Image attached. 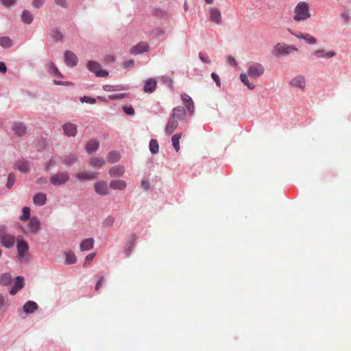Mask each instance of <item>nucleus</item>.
<instances>
[{"label":"nucleus","instance_id":"obj_40","mask_svg":"<svg viewBox=\"0 0 351 351\" xmlns=\"http://www.w3.org/2000/svg\"><path fill=\"white\" fill-rule=\"evenodd\" d=\"M49 72L58 77H62V74L52 62H49Z\"/></svg>","mask_w":351,"mask_h":351},{"label":"nucleus","instance_id":"obj_39","mask_svg":"<svg viewBox=\"0 0 351 351\" xmlns=\"http://www.w3.org/2000/svg\"><path fill=\"white\" fill-rule=\"evenodd\" d=\"M241 81L248 87L249 89L252 90L255 88V85L253 83H250L246 73H242L240 75Z\"/></svg>","mask_w":351,"mask_h":351},{"label":"nucleus","instance_id":"obj_15","mask_svg":"<svg viewBox=\"0 0 351 351\" xmlns=\"http://www.w3.org/2000/svg\"><path fill=\"white\" fill-rule=\"evenodd\" d=\"M186 115V111L184 107L178 106L173 109L172 114H171V117H173V119H177L178 121L182 120L184 119Z\"/></svg>","mask_w":351,"mask_h":351},{"label":"nucleus","instance_id":"obj_1","mask_svg":"<svg viewBox=\"0 0 351 351\" xmlns=\"http://www.w3.org/2000/svg\"><path fill=\"white\" fill-rule=\"evenodd\" d=\"M293 19L295 21H305L311 16L307 3L302 1L298 3L294 9Z\"/></svg>","mask_w":351,"mask_h":351},{"label":"nucleus","instance_id":"obj_42","mask_svg":"<svg viewBox=\"0 0 351 351\" xmlns=\"http://www.w3.org/2000/svg\"><path fill=\"white\" fill-rule=\"evenodd\" d=\"M66 263L68 265L74 264L76 262V257L74 253L69 252L65 253Z\"/></svg>","mask_w":351,"mask_h":351},{"label":"nucleus","instance_id":"obj_59","mask_svg":"<svg viewBox=\"0 0 351 351\" xmlns=\"http://www.w3.org/2000/svg\"><path fill=\"white\" fill-rule=\"evenodd\" d=\"M6 71H7V67H6L5 64L3 62H0V72L2 73H6Z\"/></svg>","mask_w":351,"mask_h":351},{"label":"nucleus","instance_id":"obj_29","mask_svg":"<svg viewBox=\"0 0 351 351\" xmlns=\"http://www.w3.org/2000/svg\"><path fill=\"white\" fill-rule=\"evenodd\" d=\"M13 130L14 131V133L17 134L18 136H23L26 133V127L25 125L22 123H16L13 125Z\"/></svg>","mask_w":351,"mask_h":351},{"label":"nucleus","instance_id":"obj_5","mask_svg":"<svg viewBox=\"0 0 351 351\" xmlns=\"http://www.w3.org/2000/svg\"><path fill=\"white\" fill-rule=\"evenodd\" d=\"M49 180L53 185H62L69 181V175L67 172H59L51 176Z\"/></svg>","mask_w":351,"mask_h":351},{"label":"nucleus","instance_id":"obj_18","mask_svg":"<svg viewBox=\"0 0 351 351\" xmlns=\"http://www.w3.org/2000/svg\"><path fill=\"white\" fill-rule=\"evenodd\" d=\"M181 98L188 111L191 113H193L194 111V104L191 97L186 93H183L181 95Z\"/></svg>","mask_w":351,"mask_h":351},{"label":"nucleus","instance_id":"obj_35","mask_svg":"<svg viewBox=\"0 0 351 351\" xmlns=\"http://www.w3.org/2000/svg\"><path fill=\"white\" fill-rule=\"evenodd\" d=\"M33 14L28 10H24L21 15V19L23 22L30 24L33 21Z\"/></svg>","mask_w":351,"mask_h":351},{"label":"nucleus","instance_id":"obj_62","mask_svg":"<svg viewBox=\"0 0 351 351\" xmlns=\"http://www.w3.org/2000/svg\"><path fill=\"white\" fill-rule=\"evenodd\" d=\"M37 183L40 185L45 184L47 183L46 178H40L37 180Z\"/></svg>","mask_w":351,"mask_h":351},{"label":"nucleus","instance_id":"obj_21","mask_svg":"<svg viewBox=\"0 0 351 351\" xmlns=\"http://www.w3.org/2000/svg\"><path fill=\"white\" fill-rule=\"evenodd\" d=\"M157 82L156 80L153 78L148 79L146 80L143 90L145 93H152L155 90Z\"/></svg>","mask_w":351,"mask_h":351},{"label":"nucleus","instance_id":"obj_64","mask_svg":"<svg viewBox=\"0 0 351 351\" xmlns=\"http://www.w3.org/2000/svg\"><path fill=\"white\" fill-rule=\"evenodd\" d=\"M53 83L56 85H63L64 83L62 82H58V81H53Z\"/></svg>","mask_w":351,"mask_h":351},{"label":"nucleus","instance_id":"obj_3","mask_svg":"<svg viewBox=\"0 0 351 351\" xmlns=\"http://www.w3.org/2000/svg\"><path fill=\"white\" fill-rule=\"evenodd\" d=\"M297 51V47L285 43H278L274 47V54L276 56L287 55L292 51Z\"/></svg>","mask_w":351,"mask_h":351},{"label":"nucleus","instance_id":"obj_41","mask_svg":"<svg viewBox=\"0 0 351 351\" xmlns=\"http://www.w3.org/2000/svg\"><path fill=\"white\" fill-rule=\"evenodd\" d=\"M149 150L152 154H156L159 150V145L158 141L154 139H152L149 142Z\"/></svg>","mask_w":351,"mask_h":351},{"label":"nucleus","instance_id":"obj_47","mask_svg":"<svg viewBox=\"0 0 351 351\" xmlns=\"http://www.w3.org/2000/svg\"><path fill=\"white\" fill-rule=\"evenodd\" d=\"M82 102L95 104L96 102V99L91 97L84 96L81 99Z\"/></svg>","mask_w":351,"mask_h":351},{"label":"nucleus","instance_id":"obj_46","mask_svg":"<svg viewBox=\"0 0 351 351\" xmlns=\"http://www.w3.org/2000/svg\"><path fill=\"white\" fill-rule=\"evenodd\" d=\"M128 96L127 93H119V94H114V95H110L108 96V98L112 100L114 99H121L126 97Z\"/></svg>","mask_w":351,"mask_h":351},{"label":"nucleus","instance_id":"obj_11","mask_svg":"<svg viewBox=\"0 0 351 351\" xmlns=\"http://www.w3.org/2000/svg\"><path fill=\"white\" fill-rule=\"evenodd\" d=\"M94 188L95 192L101 195H106L109 193L108 184L104 181L97 182L95 184Z\"/></svg>","mask_w":351,"mask_h":351},{"label":"nucleus","instance_id":"obj_30","mask_svg":"<svg viewBox=\"0 0 351 351\" xmlns=\"http://www.w3.org/2000/svg\"><path fill=\"white\" fill-rule=\"evenodd\" d=\"M121 158L120 153L117 151L110 152L107 156V160L110 163L118 162Z\"/></svg>","mask_w":351,"mask_h":351},{"label":"nucleus","instance_id":"obj_33","mask_svg":"<svg viewBox=\"0 0 351 351\" xmlns=\"http://www.w3.org/2000/svg\"><path fill=\"white\" fill-rule=\"evenodd\" d=\"M182 137V133H177L171 138L172 145L175 150L178 152L180 150V140Z\"/></svg>","mask_w":351,"mask_h":351},{"label":"nucleus","instance_id":"obj_23","mask_svg":"<svg viewBox=\"0 0 351 351\" xmlns=\"http://www.w3.org/2000/svg\"><path fill=\"white\" fill-rule=\"evenodd\" d=\"M40 225L38 219L36 217H33L31 218L28 226L33 233H37L40 230Z\"/></svg>","mask_w":351,"mask_h":351},{"label":"nucleus","instance_id":"obj_8","mask_svg":"<svg viewBox=\"0 0 351 351\" xmlns=\"http://www.w3.org/2000/svg\"><path fill=\"white\" fill-rule=\"evenodd\" d=\"M289 31L293 36H294L295 37H296L299 39L304 40L309 45H314L317 43V39L315 38H314L313 36H312L311 35H310L309 34H307V33L304 34V33H301V32L295 33L291 30H289Z\"/></svg>","mask_w":351,"mask_h":351},{"label":"nucleus","instance_id":"obj_32","mask_svg":"<svg viewBox=\"0 0 351 351\" xmlns=\"http://www.w3.org/2000/svg\"><path fill=\"white\" fill-rule=\"evenodd\" d=\"M103 89L106 91H118V90H126L127 88L121 84L118 85H104L103 86Z\"/></svg>","mask_w":351,"mask_h":351},{"label":"nucleus","instance_id":"obj_53","mask_svg":"<svg viewBox=\"0 0 351 351\" xmlns=\"http://www.w3.org/2000/svg\"><path fill=\"white\" fill-rule=\"evenodd\" d=\"M211 77L213 79V80L216 82V84L217 85V86H220V85H221L220 79H219V77L218 76V75H217L215 73H212Z\"/></svg>","mask_w":351,"mask_h":351},{"label":"nucleus","instance_id":"obj_19","mask_svg":"<svg viewBox=\"0 0 351 351\" xmlns=\"http://www.w3.org/2000/svg\"><path fill=\"white\" fill-rule=\"evenodd\" d=\"M24 278H23L22 276H18L16 279V282L14 287L10 291V294H16L20 289H21L24 287Z\"/></svg>","mask_w":351,"mask_h":351},{"label":"nucleus","instance_id":"obj_27","mask_svg":"<svg viewBox=\"0 0 351 351\" xmlns=\"http://www.w3.org/2000/svg\"><path fill=\"white\" fill-rule=\"evenodd\" d=\"M17 250L20 256H24L28 250L27 243L23 240L19 241L17 242Z\"/></svg>","mask_w":351,"mask_h":351},{"label":"nucleus","instance_id":"obj_49","mask_svg":"<svg viewBox=\"0 0 351 351\" xmlns=\"http://www.w3.org/2000/svg\"><path fill=\"white\" fill-rule=\"evenodd\" d=\"M16 1V0H1V3L6 7L14 5Z\"/></svg>","mask_w":351,"mask_h":351},{"label":"nucleus","instance_id":"obj_56","mask_svg":"<svg viewBox=\"0 0 351 351\" xmlns=\"http://www.w3.org/2000/svg\"><path fill=\"white\" fill-rule=\"evenodd\" d=\"M199 57L200 58V60L203 62H205V63H210V60L208 58V57H206L205 55H204L203 53H199Z\"/></svg>","mask_w":351,"mask_h":351},{"label":"nucleus","instance_id":"obj_25","mask_svg":"<svg viewBox=\"0 0 351 351\" xmlns=\"http://www.w3.org/2000/svg\"><path fill=\"white\" fill-rule=\"evenodd\" d=\"M99 146V143L97 140H90L89 141L86 147V152L89 154L96 152Z\"/></svg>","mask_w":351,"mask_h":351},{"label":"nucleus","instance_id":"obj_12","mask_svg":"<svg viewBox=\"0 0 351 351\" xmlns=\"http://www.w3.org/2000/svg\"><path fill=\"white\" fill-rule=\"evenodd\" d=\"M64 61L68 66H75L77 63V58L73 52L67 50L64 52Z\"/></svg>","mask_w":351,"mask_h":351},{"label":"nucleus","instance_id":"obj_51","mask_svg":"<svg viewBox=\"0 0 351 351\" xmlns=\"http://www.w3.org/2000/svg\"><path fill=\"white\" fill-rule=\"evenodd\" d=\"M55 3L62 8L67 7V2L66 0H55Z\"/></svg>","mask_w":351,"mask_h":351},{"label":"nucleus","instance_id":"obj_60","mask_svg":"<svg viewBox=\"0 0 351 351\" xmlns=\"http://www.w3.org/2000/svg\"><path fill=\"white\" fill-rule=\"evenodd\" d=\"M133 66H134V60H130L128 61H126L124 63V66L125 68L132 67Z\"/></svg>","mask_w":351,"mask_h":351},{"label":"nucleus","instance_id":"obj_24","mask_svg":"<svg viewBox=\"0 0 351 351\" xmlns=\"http://www.w3.org/2000/svg\"><path fill=\"white\" fill-rule=\"evenodd\" d=\"M313 55L317 58L324 57L326 58H330L336 56V53L333 51L326 53L324 49H317L313 51Z\"/></svg>","mask_w":351,"mask_h":351},{"label":"nucleus","instance_id":"obj_31","mask_svg":"<svg viewBox=\"0 0 351 351\" xmlns=\"http://www.w3.org/2000/svg\"><path fill=\"white\" fill-rule=\"evenodd\" d=\"M105 163L106 161L102 158H92L89 160V165L93 167H101Z\"/></svg>","mask_w":351,"mask_h":351},{"label":"nucleus","instance_id":"obj_9","mask_svg":"<svg viewBox=\"0 0 351 351\" xmlns=\"http://www.w3.org/2000/svg\"><path fill=\"white\" fill-rule=\"evenodd\" d=\"M97 176L98 173L96 172L86 171L79 172L75 174V177L80 181H84L86 180H93L97 178Z\"/></svg>","mask_w":351,"mask_h":351},{"label":"nucleus","instance_id":"obj_55","mask_svg":"<svg viewBox=\"0 0 351 351\" xmlns=\"http://www.w3.org/2000/svg\"><path fill=\"white\" fill-rule=\"evenodd\" d=\"M104 280V276L100 277V278L97 281V282L96 284V286H95V290L96 291H98L100 289V287L102 285V283H103Z\"/></svg>","mask_w":351,"mask_h":351},{"label":"nucleus","instance_id":"obj_6","mask_svg":"<svg viewBox=\"0 0 351 351\" xmlns=\"http://www.w3.org/2000/svg\"><path fill=\"white\" fill-rule=\"evenodd\" d=\"M87 68L91 72L95 73L97 77H107L109 75L107 71L102 70L101 69V65L95 61H88Z\"/></svg>","mask_w":351,"mask_h":351},{"label":"nucleus","instance_id":"obj_61","mask_svg":"<svg viewBox=\"0 0 351 351\" xmlns=\"http://www.w3.org/2000/svg\"><path fill=\"white\" fill-rule=\"evenodd\" d=\"M228 62L231 65H236V64H237L236 60L232 56H228Z\"/></svg>","mask_w":351,"mask_h":351},{"label":"nucleus","instance_id":"obj_43","mask_svg":"<svg viewBox=\"0 0 351 351\" xmlns=\"http://www.w3.org/2000/svg\"><path fill=\"white\" fill-rule=\"evenodd\" d=\"M30 217V208L27 206H25L23 208V215L20 217V219L22 221H26L29 219Z\"/></svg>","mask_w":351,"mask_h":351},{"label":"nucleus","instance_id":"obj_10","mask_svg":"<svg viewBox=\"0 0 351 351\" xmlns=\"http://www.w3.org/2000/svg\"><path fill=\"white\" fill-rule=\"evenodd\" d=\"M149 45L146 42H140L130 50V53L137 55L147 51Z\"/></svg>","mask_w":351,"mask_h":351},{"label":"nucleus","instance_id":"obj_44","mask_svg":"<svg viewBox=\"0 0 351 351\" xmlns=\"http://www.w3.org/2000/svg\"><path fill=\"white\" fill-rule=\"evenodd\" d=\"M51 37L56 41L60 40L62 38L61 32L57 29H53L51 32Z\"/></svg>","mask_w":351,"mask_h":351},{"label":"nucleus","instance_id":"obj_14","mask_svg":"<svg viewBox=\"0 0 351 351\" xmlns=\"http://www.w3.org/2000/svg\"><path fill=\"white\" fill-rule=\"evenodd\" d=\"M290 84L293 87L304 89L306 86V80L304 76L297 75L291 80Z\"/></svg>","mask_w":351,"mask_h":351},{"label":"nucleus","instance_id":"obj_2","mask_svg":"<svg viewBox=\"0 0 351 351\" xmlns=\"http://www.w3.org/2000/svg\"><path fill=\"white\" fill-rule=\"evenodd\" d=\"M0 241L2 245L7 248L13 247L15 243V237L8 234L3 226H0Z\"/></svg>","mask_w":351,"mask_h":351},{"label":"nucleus","instance_id":"obj_4","mask_svg":"<svg viewBox=\"0 0 351 351\" xmlns=\"http://www.w3.org/2000/svg\"><path fill=\"white\" fill-rule=\"evenodd\" d=\"M264 71L265 69L261 64L253 62L247 69V75L251 77L258 78L263 74Z\"/></svg>","mask_w":351,"mask_h":351},{"label":"nucleus","instance_id":"obj_26","mask_svg":"<svg viewBox=\"0 0 351 351\" xmlns=\"http://www.w3.org/2000/svg\"><path fill=\"white\" fill-rule=\"evenodd\" d=\"M23 311L26 313H32L38 308V304L34 301H28L23 305Z\"/></svg>","mask_w":351,"mask_h":351},{"label":"nucleus","instance_id":"obj_48","mask_svg":"<svg viewBox=\"0 0 351 351\" xmlns=\"http://www.w3.org/2000/svg\"><path fill=\"white\" fill-rule=\"evenodd\" d=\"M123 110L127 114L133 115L134 114V110L132 106H124Z\"/></svg>","mask_w":351,"mask_h":351},{"label":"nucleus","instance_id":"obj_54","mask_svg":"<svg viewBox=\"0 0 351 351\" xmlns=\"http://www.w3.org/2000/svg\"><path fill=\"white\" fill-rule=\"evenodd\" d=\"M8 300H6L5 298L0 294V308L8 306Z\"/></svg>","mask_w":351,"mask_h":351},{"label":"nucleus","instance_id":"obj_16","mask_svg":"<svg viewBox=\"0 0 351 351\" xmlns=\"http://www.w3.org/2000/svg\"><path fill=\"white\" fill-rule=\"evenodd\" d=\"M64 134L69 136H75L77 134V126L71 123H67L63 125Z\"/></svg>","mask_w":351,"mask_h":351},{"label":"nucleus","instance_id":"obj_45","mask_svg":"<svg viewBox=\"0 0 351 351\" xmlns=\"http://www.w3.org/2000/svg\"><path fill=\"white\" fill-rule=\"evenodd\" d=\"M15 182V176L13 173H10L8 178L7 187L11 189Z\"/></svg>","mask_w":351,"mask_h":351},{"label":"nucleus","instance_id":"obj_63","mask_svg":"<svg viewBox=\"0 0 351 351\" xmlns=\"http://www.w3.org/2000/svg\"><path fill=\"white\" fill-rule=\"evenodd\" d=\"M113 222H114V219L112 217H108L106 220V223H107L108 225H112L113 223Z\"/></svg>","mask_w":351,"mask_h":351},{"label":"nucleus","instance_id":"obj_7","mask_svg":"<svg viewBox=\"0 0 351 351\" xmlns=\"http://www.w3.org/2000/svg\"><path fill=\"white\" fill-rule=\"evenodd\" d=\"M208 16L210 21L216 25H220L222 23V15L219 8L215 7L210 8L208 10Z\"/></svg>","mask_w":351,"mask_h":351},{"label":"nucleus","instance_id":"obj_34","mask_svg":"<svg viewBox=\"0 0 351 351\" xmlns=\"http://www.w3.org/2000/svg\"><path fill=\"white\" fill-rule=\"evenodd\" d=\"M77 160V157L75 154H70L66 156L63 159V163L67 166L70 167L73 165Z\"/></svg>","mask_w":351,"mask_h":351},{"label":"nucleus","instance_id":"obj_58","mask_svg":"<svg viewBox=\"0 0 351 351\" xmlns=\"http://www.w3.org/2000/svg\"><path fill=\"white\" fill-rule=\"evenodd\" d=\"M56 165V162L53 160H50L47 164H46V169L49 170L51 167H53Z\"/></svg>","mask_w":351,"mask_h":351},{"label":"nucleus","instance_id":"obj_17","mask_svg":"<svg viewBox=\"0 0 351 351\" xmlns=\"http://www.w3.org/2000/svg\"><path fill=\"white\" fill-rule=\"evenodd\" d=\"M125 173V167L123 165H115L109 169V174L111 177H120Z\"/></svg>","mask_w":351,"mask_h":351},{"label":"nucleus","instance_id":"obj_38","mask_svg":"<svg viewBox=\"0 0 351 351\" xmlns=\"http://www.w3.org/2000/svg\"><path fill=\"white\" fill-rule=\"evenodd\" d=\"M12 281V276L8 273L3 274L0 276V284L5 286L8 285Z\"/></svg>","mask_w":351,"mask_h":351},{"label":"nucleus","instance_id":"obj_50","mask_svg":"<svg viewBox=\"0 0 351 351\" xmlns=\"http://www.w3.org/2000/svg\"><path fill=\"white\" fill-rule=\"evenodd\" d=\"M45 1V0H34L32 2V5L34 8H39L44 4Z\"/></svg>","mask_w":351,"mask_h":351},{"label":"nucleus","instance_id":"obj_22","mask_svg":"<svg viewBox=\"0 0 351 351\" xmlns=\"http://www.w3.org/2000/svg\"><path fill=\"white\" fill-rule=\"evenodd\" d=\"M126 182L122 180H113L110 182V187L117 190H123L126 188Z\"/></svg>","mask_w":351,"mask_h":351},{"label":"nucleus","instance_id":"obj_13","mask_svg":"<svg viewBox=\"0 0 351 351\" xmlns=\"http://www.w3.org/2000/svg\"><path fill=\"white\" fill-rule=\"evenodd\" d=\"M178 126V121L173 119V117H169L167 125L165 126V132L167 135H170L177 129Z\"/></svg>","mask_w":351,"mask_h":351},{"label":"nucleus","instance_id":"obj_28","mask_svg":"<svg viewBox=\"0 0 351 351\" xmlns=\"http://www.w3.org/2000/svg\"><path fill=\"white\" fill-rule=\"evenodd\" d=\"M94 245V239L89 238L86 239L84 241H82L80 244V250L82 251H86L91 250L93 247Z\"/></svg>","mask_w":351,"mask_h":351},{"label":"nucleus","instance_id":"obj_52","mask_svg":"<svg viewBox=\"0 0 351 351\" xmlns=\"http://www.w3.org/2000/svg\"><path fill=\"white\" fill-rule=\"evenodd\" d=\"M95 253H91L87 255L85 259L84 265L90 263L92 261V260L95 258Z\"/></svg>","mask_w":351,"mask_h":351},{"label":"nucleus","instance_id":"obj_57","mask_svg":"<svg viewBox=\"0 0 351 351\" xmlns=\"http://www.w3.org/2000/svg\"><path fill=\"white\" fill-rule=\"evenodd\" d=\"M141 186L145 189L147 190L149 188V183L147 180H142L141 182Z\"/></svg>","mask_w":351,"mask_h":351},{"label":"nucleus","instance_id":"obj_20","mask_svg":"<svg viewBox=\"0 0 351 351\" xmlns=\"http://www.w3.org/2000/svg\"><path fill=\"white\" fill-rule=\"evenodd\" d=\"M47 195L43 193H36L33 197V202L35 205L43 206L46 203Z\"/></svg>","mask_w":351,"mask_h":351},{"label":"nucleus","instance_id":"obj_37","mask_svg":"<svg viewBox=\"0 0 351 351\" xmlns=\"http://www.w3.org/2000/svg\"><path fill=\"white\" fill-rule=\"evenodd\" d=\"M12 39L8 36L0 37V46L3 48H10L12 46Z\"/></svg>","mask_w":351,"mask_h":351},{"label":"nucleus","instance_id":"obj_36","mask_svg":"<svg viewBox=\"0 0 351 351\" xmlns=\"http://www.w3.org/2000/svg\"><path fill=\"white\" fill-rule=\"evenodd\" d=\"M16 169L23 173H27L29 171V166L27 162L19 161L16 164Z\"/></svg>","mask_w":351,"mask_h":351}]
</instances>
